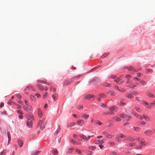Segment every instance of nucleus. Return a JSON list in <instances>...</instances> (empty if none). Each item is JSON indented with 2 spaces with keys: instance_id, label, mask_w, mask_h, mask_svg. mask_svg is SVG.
Masks as SVG:
<instances>
[{
  "instance_id": "obj_1",
  "label": "nucleus",
  "mask_w": 155,
  "mask_h": 155,
  "mask_svg": "<svg viewBox=\"0 0 155 155\" xmlns=\"http://www.w3.org/2000/svg\"><path fill=\"white\" fill-rule=\"evenodd\" d=\"M119 116L122 118H124L125 120L128 121L130 120L131 117L129 116H127L125 114H121L119 115Z\"/></svg>"
},
{
  "instance_id": "obj_2",
  "label": "nucleus",
  "mask_w": 155,
  "mask_h": 155,
  "mask_svg": "<svg viewBox=\"0 0 155 155\" xmlns=\"http://www.w3.org/2000/svg\"><path fill=\"white\" fill-rule=\"evenodd\" d=\"M80 137L81 138L83 139L84 141H87L91 137H92V136H88V137H87L84 135H80Z\"/></svg>"
},
{
  "instance_id": "obj_3",
  "label": "nucleus",
  "mask_w": 155,
  "mask_h": 155,
  "mask_svg": "<svg viewBox=\"0 0 155 155\" xmlns=\"http://www.w3.org/2000/svg\"><path fill=\"white\" fill-rule=\"evenodd\" d=\"M137 140L140 142V144L141 145H145L144 142V140L143 139L140 137H138L137 139Z\"/></svg>"
},
{
  "instance_id": "obj_4",
  "label": "nucleus",
  "mask_w": 155,
  "mask_h": 155,
  "mask_svg": "<svg viewBox=\"0 0 155 155\" xmlns=\"http://www.w3.org/2000/svg\"><path fill=\"white\" fill-rule=\"evenodd\" d=\"M26 117L28 120H31V119H34L33 115L30 114H27Z\"/></svg>"
},
{
  "instance_id": "obj_5",
  "label": "nucleus",
  "mask_w": 155,
  "mask_h": 155,
  "mask_svg": "<svg viewBox=\"0 0 155 155\" xmlns=\"http://www.w3.org/2000/svg\"><path fill=\"white\" fill-rule=\"evenodd\" d=\"M109 109L110 111H114L115 112H116L118 110V108L116 106H112L109 108Z\"/></svg>"
},
{
  "instance_id": "obj_6",
  "label": "nucleus",
  "mask_w": 155,
  "mask_h": 155,
  "mask_svg": "<svg viewBox=\"0 0 155 155\" xmlns=\"http://www.w3.org/2000/svg\"><path fill=\"white\" fill-rule=\"evenodd\" d=\"M93 122L95 123L96 125H103V123L100 121L98 120L95 121L94 120L92 119L91 121V122Z\"/></svg>"
},
{
  "instance_id": "obj_7",
  "label": "nucleus",
  "mask_w": 155,
  "mask_h": 155,
  "mask_svg": "<svg viewBox=\"0 0 155 155\" xmlns=\"http://www.w3.org/2000/svg\"><path fill=\"white\" fill-rule=\"evenodd\" d=\"M104 139H102L101 140H98L95 141V143L97 144H101L102 143H104L105 141Z\"/></svg>"
},
{
  "instance_id": "obj_8",
  "label": "nucleus",
  "mask_w": 155,
  "mask_h": 155,
  "mask_svg": "<svg viewBox=\"0 0 155 155\" xmlns=\"http://www.w3.org/2000/svg\"><path fill=\"white\" fill-rule=\"evenodd\" d=\"M126 140L129 142H133L135 140V139L134 138L130 137H127Z\"/></svg>"
},
{
  "instance_id": "obj_9",
  "label": "nucleus",
  "mask_w": 155,
  "mask_h": 155,
  "mask_svg": "<svg viewBox=\"0 0 155 155\" xmlns=\"http://www.w3.org/2000/svg\"><path fill=\"white\" fill-rule=\"evenodd\" d=\"M17 142L18 143L19 146L21 147L23 144V141L20 139H18L17 141Z\"/></svg>"
},
{
  "instance_id": "obj_10",
  "label": "nucleus",
  "mask_w": 155,
  "mask_h": 155,
  "mask_svg": "<svg viewBox=\"0 0 155 155\" xmlns=\"http://www.w3.org/2000/svg\"><path fill=\"white\" fill-rule=\"evenodd\" d=\"M51 153L54 155H58V151L57 150L54 149L51 151Z\"/></svg>"
},
{
  "instance_id": "obj_11",
  "label": "nucleus",
  "mask_w": 155,
  "mask_h": 155,
  "mask_svg": "<svg viewBox=\"0 0 155 155\" xmlns=\"http://www.w3.org/2000/svg\"><path fill=\"white\" fill-rule=\"evenodd\" d=\"M77 123L79 125L81 126L83 125L84 121L82 120H79L77 121Z\"/></svg>"
},
{
  "instance_id": "obj_12",
  "label": "nucleus",
  "mask_w": 155,
  "mask_h": 155,
  "mask_svg": "<svg viewBox=\"0 0 155 155\" xmlns=\"http://www.w3.org/2000/svg\"><path fill=\"white\" fill-rule=\"evenodd\" d=\"M144 133L145 134L149 136L152 134V131L150 130H147L144 132Z\"/></svg>"
},
{
  "instance_id": "obj_13",
  "label": "nucleus",
  "mask_w": 155,
  "mask_h": 155,
  "mask_svg": "<svg viewBox=\"0 0 155 155\" xmlns=\"http://www.w3.org/2000/svg\"><path fill=\"white\" fill-rule=\"evenodd\" d=\"M135 144H136V143H135L130 142V143H129L128 145L125 144V146H126L127 147H128V146H129L130 147H134Z\"/></svg>"
},
{
  "instance_id": "obj_14",
  "label": "nucleus",
  "mask_w": 155,
  "mask_h": 155,
  "mask_svg": "<svg viewBox=\"0 0 155 155\" xmlns=\"http://www.w3.org/2000/svg\"><path fill=\"white\" fill-rule=\"evenodd\" d=\"M27 125L28 126H32V122L31 120H28L27 122Z\"/></svg>"
},
{
  "instance_id": "obj_15",
  "label": "nucleus",
  "mask_w": 155,
  "mask_h": 155,
  "mask_svg": "<svg viewBox=\"0 0 155 155\" xmlns=\"http://www.w3.org/2000/svg\"><path fill=\"white\" fill-rule=\"evenodd\" d=\"M102 85L105 87H111V85L110 84L108 83L107 82H104L103 83Z\"/></svg>"
},
{
  "instance_id": "obj_16",
  "label": "nucleus",
  "mask_w": 155,
  "mask_h": 155,
  "mask_svg": "<svg viewBox=\"0 0 155 155\" xmlns=\"http://www.w3.org/2000/svg\"><path fill=\"white\" fill-rule=\"evenodd\" d=\"M38 115L39 117L40 118L42 116V113L40 108L38 109Z\"/></svg>"
},
{
  "instance_id": "obj_17",
  "label": "nucleus",
  "mask_w": 155,
  "mask_h": 155,
  "mask_svg": "<svg viewBox=\"0 0 155 155\" xmlns=\"http://www.w3.org/2000/svg\"><path fill=\"white\" fill-rule=\"evenodd\" d=\"M45 123L43 122L42 120H40L38 123V125L39 126H44L45 125Z\"/></svg>"
},
{
  "instance_id": "obj_18",
  "label": "nucleus",
  "mask_w": 155,
  "mask_h": 155,
  "mask_svg": "<svg viewBox=\"0 0 155 155\" xmlns=\"http://www.w3.org/2000/svg\"><path fill=\"white\" fill-rule=\"evenodd\" d=\"M107 93L110 95L114 96L116 94L114 92L112 91H109L107 92Z\"/></svg>"
},
{
  "instance_id": "obj_19",
  "label": "nucleus",
  "mask_w": 155,
  "mask_h": 155,
  "mask_svg": "<svg viewBox=\"0 0 155 155\" xmlns=\"http://www.w3.org/2000/svg\"><path fill=\"white\" fill-rule=\"evenodd\" d=\"M58 95L56 94H54L52 95V97L54 101H56L58 99Z\"/></svg>"
},
{
  "instance_id": "obj_20",
  "label": "nucleus",
  "mask_w": 155,
  "mask_h": 155,
  "mask_svg": "<svg viewBox=\"0 0 155 155\" xmlns=\"http://www.w3.org/2000/svg\"><path fill=\"white\" fill-rule=\"evenodd\" d=\"M99 96L102 98H106L107 97L106 95L103 93L100 94H99Z\"/></svg>"
},
{
  "instance_id": "obj_21",
  "label": "nucleus",
  "mask_w": 155,
  "mask_h": 155,
  "mask_svg": "<svg viewBox=\"0 0 155 155\" xmlns=\"http://www.w3.org/2000/svg\"><path fill=\"white\" fill-rule=\"evenodd\" d=\"M117 80H115L114 81L116 83H117L119 84H122L123 82V81L121 79H119L118 81H117Z\"/></svg>"
},
{
  "instance_id": "obj_22",
  "label": "nucleus",
  "mask_w": 155,
  "mask_h": 155,
  "mask_svg": "<svg viewBox=\"0 0 155 155\" xmlns=\"http://www.w3.org/2000/svg\"><path fill=\"white\" fill-rule=\"evenodd\" d=\"M100 80V79L99 78L97 77L95 78L93 80V81L96 82L97 83H99Z\"/></svg>"
},
{
  "instance_id": "obj_23",
  "label": "nucleus",
  "mask_w": 155,
  "mask_h": 155,
  "mask_svg": "<svg viewBox=\"0 0 155 155\" xmlns=\"http://www.w3.org/2000/svg\"><path fill=\"white\" fill-rule=\"evenodd\" d=\"M128 69L130 71H134L135 72H137L138 71V70H136V69H134L133 68L131 67H129Z\"/></svg>"
},
{
  "instance_id": "obj_24",
  "label": "nucleus",
  "mask_w": 155,
  "mask_h": 155,
  "mask_svg": "<svg viewBox=\"0 0 155 155\" xmlns=\"http://www.w3.org/2000/svg\"><path fill=\"white\" fill-rule=\"evenodd\" d=\"M94 95L93 94H89L86 96V98L87 99H90L93 97Z\"/></svg>"
},
{
  "instance_id": "obj_25",
  "label": "nucleus",
  "mask_w": 155,
  "mask_h": 155,
  "mask_svg": "<svg viewBox=\"0 0 155 155\" xmlns=\"http://www.w3.org/2000/svg\"><path fill=\"white\" fill-rule=\"evenodd\" d=\"M38 88L40 91H42L44 89L42 85L40 84H38Z\"/></svg>"
},
{
  "instance_id": "obj_26",
  "label": "nucleus",
  "mask_w": 155,
  "mask_h": 155,
  "mask_svg": "<svg viewBox=\"0 0 155 155\" xmlns=\"http://www.w3.org/2000/svg\"><path fill=\"white\" fill-rule=\"evenodd\" d=\"M143 118L147 121H149L150 120V118L147 116H146L145 115H143Z\"/></svg>"
},
{
  "instance_id": "obj_27",
  "label": "nucleus",
  "mask_w": 155,
  "mask_h": 155,
  "mask_svg": "<svg viewBox=\"0 0 155 155\" xmlns=\"http://www.w3.org/2000/svg\"><path fill=\"white\" fill-rule=\"evenodd\" d=\"M71 83V81L70 80H67L65 81L64 82V84L65 85H67L70 84Z\"/></svg>"
},
{
  "instance_id": "obj_28",
  "label": "nucleus",
  "mask_w": 155,
  "mask_h": 155,
  "mask_svg": "<svg viewBox=\"0 0 155 155\" xmlns=\"http://www.w3.org/2000/svg\"><path fill=\"white\" fill-rule=\"evenodd\" d=\"M126 96L128 98H131L133 97V96L130 94H127Z\"/></svg>"
},
{
  "instance_id": "obj_29",
  "label": "nucleus",
  "mask_w": 155,
  "mask_h": 155,
  "mask_svg": "<svg viewBox=\"0 0 155 155\" xmlns=\"http://www.w3.org/2000/svg\"><path fill=\"white\" fill-rule=\"evenodd\" d=\"M137 125H146V123L144 122H140L137 124Z\"/></svg>"
},
{
  "instance_id": "obj_30",
  "label": "nucleus",
  "mask_w": 155,
  "mask_h": 155,
  "mask_svg": "<svg viewBox=\"0 0 155 155\" xmlns=\"http://www.w3.org/2000/svg\"><path fill=\"white\" fill-rule=\"evenodd\" d=\"M82 117L85 119H87L89 117V115L84 114L82 115Z\"/></svg>"
},
{
  "instance_id": "obj_31",
  "label": "nucleus",
  "mask_w": 155,
  "mask_h": 155,
  "mask_svg": "<svg viewBox=\"0 0 155 155\" xmlns=\"http://www.w3.org/2000/svg\"><path fill=\"white\" fill-rule=\"evenodd\" d=\"M40 153L39 151H37L32 153L31 155H38Z\"/></svg>"
},
{
  "instance_id": "obj_32",
  "label": "nucleus",
  "mask_w": 155,
  "mask_h": 155,
  "mask_svg": "<svg viewBox=\"0 0 155 155\" xmlns=\"http://www.w3.org/2000/svg\"><path fill=\"white\" fill-rule=\"evenodd\" d=\"M74 150L73 148H70L68 150V153L70 154L72 153V151Z\"/></svg>"
},
{
  "instance_id": "obj_33",
  "label": "nucleus",
  "mask_w": 155,
  "mask_h": 155,
  "mask_svg": "<svg viewBox=\"0 0 155 155\" xmlns=\"http://www.w3.org/2000/svg\"><path fill=\"white\" fill-rule=\"evenodd\" d=\"M147 94L148 95L151 97H154V96L152 93H147Z\"/></svg>"
},
{
  "instance_id": "obj_34",
  "label": "nucleus",
  "mask_w": 155,
  "mask_h": 155,
  "mask_svg": "<svg viewBox=\"0 0 155 155\" xmlns=\"http://www.w3.org/2000/svg\"><path fill=\"white\" fill-rule=\"evenodd\" d=\"M6 153V150H4L0 153V155H5Z\"/></svg>"
},
{
  "instance_id": "obj_35",
  "label": "nucleus",
  "mask_w": 155,
  "mask_h": 155,
  "mask_svg": "<svg viewBox=\"0 0 155 155\" xmlns=\"http://www.w3.org/2000/svg\"><path fill=\"white\" fill-rule=\"evenodd\" d=\"M60 127H59L56 130V132L54 133V135H57L58 133L60 132Z\"/></svg>"
},
{
  "instance_id": "obj_36",
  "label": "nucleus",
  "mask_w": 155,
  "mask_h": 155,
  "mask_svg": "<svg viewBox=\"0 0 155 155\" xmlns=\"http://www.w3.org/2000/svg\"><path fill=\"white\" fill-rule=\"evenodd\" d=\"M114 137L113 135H110V134H107L106 136V137L107 138H109V139L112 138V137Z\"/></svg>"
},
{
  "instance_id": "obj_37",
  "label": "nucleus",
  "mask_w": 155,
  "mask_h": 155,
  "mask_svg": "<svg viewBox=\"0 0 155 155\" xmlns=\"http://www.w3.org/2000/svg\"><path fill=\"white\" fill-rule=\"evenodd\" d=\"M109 144L111 146H114L115 145V143L113 142L110 141L109 142Z\"/></svg>"
},
{
  "instance_id": "obj_38",
  "label": "nucleus",
  "mask_w": 155,
  "mask_h": 155,
  "mask_svg": "<svg viewBox=\"0 0 155 155\" xmlns=\"http://www.w3.org/2000/svg\"><path fill=\"white\" fill-rule=\"evenodd\" d=\"M136 86L135 85L133 84H130L129 85V87H130L131 88H134L136 87Z\"/></svg>"
},
{
  "instance_id": "obj_39",
  "label": "nucleus",
  "mask_w": 155,
  "mask_h": 155,
  "mask_svg": "<svg viewBox=\"0 0 155 155\" xmlns=\"http://www.w3.org/2000/svg\"><path fill=\"white\" fill-rule=\"evenodd\" d=\"M100 66H98L96 67H95V68H93L91 70V71H94L95 70H96V69H97V68H99Z\"/></svg>"
},
{
  "instance_id": "obj_40",
  "label": "nucleus",
  "mask_w": 155,
  "mask_h": 155,
  "mask_svg": "<svg viewBox=\"0 0 155 155\" xmlns=\"http://www.w3.org/2000/svg\"><path fill=\"white\" fill-rule=\"evenodd\" d=\"M118 136H116L115 138V140H116L119 142H120V141L121 140V139L119 138L118 137H117Z\"/></svg>"
},
{
  "instance_id": "obj_41",
  "label": "nucleus",
  "mask_w": 155,
  "mask_h": 155,
  "mask_svg": "<svg viewBox=\"0 0 155 155\" xmlns=\"http://www.w3.org/2000/svg\"><path fill=\"white\" fill-rule=\"evenodd\" d=\"M119 137H120L121 138H126L125 135L124 134H121L118 135Z\"/></svg>"
},
{
  "instance_id": "obj_42",
  "label": "nucleus",
  "mask_w": 155,
  "mask_h": 155,
  "mask_svg": "<svg viewBox=\"0 0 155 155\" xmlns=\"http://www.w3.org/2000/svg\"><path fill=\"white\" fill-rule=\"evenodd\" d=\"M114 119L116 120V121H120V120L121 119H120V118L119 117H114Z\"/></svg>"
},
{
  "instance_id": "obj_43",
  "label": "nucleus",
  "mask_w": 155,
  "mask_h": 155,
  "mask_svg": "<svg viewBox=\"0 0 155 155\" xmlns=\"http://www.w3.org/2000/svg\"><path fill=\"white\" fill-rule=\"evenodd\" d=\"M38 81L40 83H44V84H46L47 82H46L45 81H43V80H38Z\"/></svg>"
},
{
  "instance_id": "obj_44",
  "label": "nucleus",
  "mask_w": 155,
  "mask_h": 155,
  "mask_svg": "<svg viewBox=\"0 0 155 155\" xmlns=\"http://www.w3.org/2000/svg\"><path fill=\"white\" fill-rule=\"evenodd\" d=\"M150 106H148L147 107L148 108H150L151 107H153L154 106V104L153 103H150Z\"/></svg>"
},
{
  "instance_id": "obj_45",
  "label": "nucleus",
  "mask_w": 155,
  "mask_h": 155,
  "mask_svg": "<svg viewBox=\"0 0 155 155\" xmlns=\"http://www.w3.org/2000/svg\"><path fill=\"white\" fill-rule=\"evenodd\" d=\"M23 108L25 110H26V111H28V107H27L25 106H23Z\"/></svg>"
},
{
  "instance_id": "obj_46",
  "label": "nucleus",
  "mask_w": 155,
  "mask_h": 155,
  "mask_svg": "<svg viewBox=\"0 0 155 155\" xmlns=\"http://www.w3.org/2000/svg\"><path fill=\"white\" fill-rule=\"evenodd\" d=\"M30 97L31 98V100H32L33 101H35V97L34 96H33V95H31L30 96Z\"/></svg>"
},
{
  "instance_id": "obj_47",
  "label": "nucleus",
  "mask_w": 155,
  "mask_h": 155,
  "mask_svg": "<svg viewBox=\"0 0 155 155\" xmlns=\"http://www.w3.org/2000/svg\"><path fill=\"white\" fill-rule=\"evenodd\" d=\"M108 54L107 53H105L104 54H103V55H102V56L101 57L102 58H104L106 57L107 56Z\"/></svg>"
},
{
  "instance_id": "obj_48",
  "label": "nucleus",
  "mask_w": 155,
  "mask_h": 155,
  "mask_svg": "<svg viewBox=\"0 0 155 155\" xmlns=\"http://www.w3.org/2000/svg\"><path fill=\"white\" fill-rule=\"evenodd\" d=\"M75 150L76 152L78 153L79 154H80L82 153V151L78 149H76Z\"/></svg>"
},
{
  "instance_id": "obj_49",
  "label": "nucleus",
  "mask_w": 155,
  "mask_h": 155,
  "mask_svg": "<svg viewBox=\"0 0 155 155\" xmlns=\"http://www.w3.org/2000/svg\"><path fill=\"white\" fill-rule=\"evenodd\" d=\"M101 106L103 107H104L105 108H107V106H106L104 104H101Z\"/></svg>"
},
{
  "instance_id": "obj_50",
  "label": "nucleus",
  "mask_w": 155,
  "mask_h": 155,
  "mask_svg": "<svg viewBox=\"0 0 155 155\" xmlns=\"http://www.w3.org/2000/svg\"><path fill=\"white\" fill-rule=\"evenodd\" d=\"M75 125V122H72L70 123L69 124V126H73Z\"/></svg>"
},
{
  "instance_id": "obj_51",
  "label": "nucleus",
  "mask_w": 155,
  "mask_h": 155,
  "mask_svg": "<svg viewBox=\"0 0 155 155\" xmlns=\"http://www.w3.org/2000/svg\"><path fill=\"white\" fill-rule=\"evenodd\" d=\"M50 90L51 91H53L54 92H55L56 91L55 89L52 87L51 88Z\"/></svg>"
},
{
  "instance_id": "obj_52",
  "label": "nucleus",
  "mask_w": 155,
  "mask_h": 155,
  "mask_svg": "<svg viewBox=\"0 0 155 155\" xmlns=\"http://www.w3.org/2000/svg\"><path fill=\"white\" fill-rule=\"evenodd\" d=\"M135 109L137 111L139 112H140L141 111V110L139 107H136Z\"/></svg>"
},
{
  "instance_id": "obj_53",
  "label": "nucleus",
  "mask_w": 155,
  "mask_h": 155,
  "mask_svg": "<svg viewBox=\"0 0 155 155\" xmlns=\"http://www.w3.org/2000/svg\"><path fill=\"white\" fill-rule=\"evenodd\" d=\"M26 88L28 89H31L33 91H35V90L33 88V87L31 86H27L26 87Z\"/></svg>"
},
{
  "instance_id": "obj_54",
  "label": "nucleus",
  "mask_w": 155,
  "mask_h": 155,
  "mask_svg": "<svg viewBox=\"0 0 155 155\" xmlns=\"http://www.w3.org/2000/svg\"><path fill=\"white\" fill-rule=\"evenodd\" d=\"M117 90L123 92H125L126 91V90L125 89H124L123 88H122L120 89H119L118 88H117Z\"/></svg>"
},
{
  "instance_id": "obj_55",
  "label": "nucleus",
  "mask_w": 155,
  "mask_h": 155,
  "mask_svg": "<svg viewBox=\"0 0 155 155\" xmlns=\"http://www.w3.org/2000/svg\"><path fill=\"white\" fill-rule=\"evenodd\" d=\"M138 117L139 118L140 120H142L143 117V115H138Z\"/></svg>"
},
{
  "instance_id": "obj_56",
  "label": "nucleus",
  "mask_w": 155,
  "mask_h": 155,
  "mask_svg": "<svg viewBox=\"0 0 155 155\" xmlns=\"http://www.w3.org/2000/svg\"><path fill=\"white\" fill-rule=\"evenodd\" d=\"M90 148L92 150H94L96 149V147L95 146H92L90 147Z\"/></svg>"
},
{
  "instance_id": "obj_57",
  "label": "nucleus",
  "mask_w": 155,
  "mask_h": 155,
  "mask_svg": "<svg viewBox=\"0 0 155 155\" xmlns=\"http://www.w3.org/2000/svg\"><path fill=\"white\" fill-rule=\"evenodd\" d=\"M152 71H153V70H152L151 69H148L146 71V72L147 73H148V72L151 73Z\"/></svg>"
},
{
  "instance_id": "obj_58",
  "label": "nucleus",
  "mask_w": 155,
  "mask_h": 155,
  "mask_svg": "<svg viewBox=\"0 0 155 155\" xmlns=\"http://www.w3.org/2000/svg\"><path fill=\"white\" fill-rule=\"evenodd\" d=\"M87 153L89 155H92V152L90 151H87Z\"/></svg>"
},
{
  "instance_id": "obj_59",
  "label": "nucleus",
  "mask_w": 155,
  "mask_h": 155,
  "mask_svg": "<svg viewBox=\"0 0 155 155\" xmlns=\"http://www.w3.org/2000/svg\"><path fill=\"white\" fill-rule=\"evenodd\" d=\"M131 76L130 75H127L126 76V78L128 80H129Z\"/></svg>"
},
{
  "instance_id": "obj_60",
  "label": "nucleus",
  "mask_w": 155,
  "mask_h": 155,
  "mask_svg": "<svg viewBox=\"0 0 155 155\" xmlns=\"http://www.w3.org/2000/svg\"><path fill=\"white\" fill-rule=\"evenodd\" d=\"M48 95V93L47 92L45 93V94L43 95L44 98H45Z\"/></svg>"
},
{
  "instance_id": "obj_61",
  "label": "nucleus",
  "mask_w": 155,
  "mask_h": 155,
  "mask_svg": "<svg viewBox=\"0 0 155 155\" xmlns=\"http://www.w3.org/2000/svg\"><path fill=\"white\" fill-rule=\"evenodd\" d=\"M140 82L143 85H144L145 84H146V83H147L145 81H141Z\"/></svg>"
},
{
  "instance_id": "obj_62",
  "label": "nucleus",
  "mask_w": 155,
  "mask_h": 155,
  "mask_svg": "<svg viewBox=\"0 0 155 155\" xmlns=\"http://www.w3.org/2000/svg\"><path fill=\"white\" fill-rule=\"evenodd\" d=\"M134 129L135 131H138L139 129V128L138 127H134Z\"/></svg>"
},
{
  "instance_id": "obj_63",
  "label": "nucleus",
  "mask_w": 155,
  "mask_h": 155,
  "mask_svg": "<svg viewBox=\"0 0 155 155\" xmlns=\"http://www.w3.org/2000/svg\"><path fill=\"white\" fill-rule=\"evenodd\" d=\"M132 94L134 95H138V93L136 92H134L132 93Z\"/></svg>"
},
{
  "instance_id": "obj_64",
  "label": "nucleus",
  "mask_w": 155,
  "mask_h": 155,
  "mask_svg": "<svg viewBox=\"0 0 155 155\" xmlns=\"http://www.w3.org/2000/svg\"><path fill=\"white\" fill-rule=\"evenodd\" d=\"M112 154L113 155H118V154L116 152H113L112 153Z\"/></svg>"
}]
</instances>
